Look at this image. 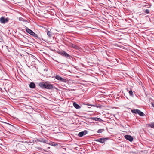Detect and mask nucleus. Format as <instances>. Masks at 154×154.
I'll list each match as a JSON object with an SVG mask.
<instances>
[{
    "mask_svg": "<svg viewBox=\"0 0 154 154\" xmlns=\"http://www.w3.org/2000/svg\"><path fill=\"white\" fill-rule=\"evenodd\" d=\"M37 141L38 142H43L44 143H46V142L47 141L43 139L42 138L37 139Z\"/></svg>",
    "mask_w": 154,
    "mask_h": 154,
    "instance_id": "4468645a",
    "label": "nucleus"
},
{
    "mask_svg": "<svg viewBox=\"0 0 154 154\" xmlns=\"http://www.w3.org/2000/svg\"><path fill=\"white\" fill-rule=\"evenodd\" d=\"M148 126L151 128H154V122L151 123H150L148 124Z\"/></svg>",
    "mask_w": 154,
    "mask_h": 154,
    "instance_id": "2eb2a0df",
    "label": "nucleus"
},
{
    "mask_svg": "<svg viewBox=\"0 0 154 154\" xmlns=\"http://www.w3.org/2000/svg\"><path fill=\"white\" fill-rule=\"evenodd\" d=\"M2 90V88L0 87V90Z\"/></svg>",
    "mask_w": 154,
    "mask_h": 154,
    "instance_id": "cd10ccee",
    "label": "nucleus"
},
{
    "mask_svg": "<svg viewBox=\"0 0 154 154\" xmlns=\"http://www.w3.org/2000/svg\"><path fill=\"white\" fill-rule=\"evenodd\" d=\"M58 53L62 56H63L68 59L71 60V59L72 58V56L69 55V54H68L64 51L62 50L58 52Z\"/></svg>",
    "mask_w": 154,
    "mask_h": 154,
    "instance_id": "7ed1b4c3",
    "label": "nucleus"
},
{
    "mask_svg": "<svg viewBox=\"0 0 154 154\" xmlns=\"http://www.w3.org/2000/svg\"><path fill=\"white\" fill-rule=\"evenodd\" d=\"M19 20L20 21H23V19L21 17H20L19 18Z\"/></svg>",
    "mask_w": 154,
    "mask_h": 154,
    "instance_id": "4be33fe9",
    "label": "nucleus"
},
{
    "mask_svg": "<svg viewBox=\"0 0 154 154\" xmlns=\"http://www.w3.org/2000/svg\"><path fill=\"white\" fill-rule=\"evenodd\" d=\"M26 27V31L28 33L30 34L31 36L35 38V39L38 38L40 41L44 40L41 37H39L38 35L35 33L32 30L29 29L28 28Z\"/></svg>",
    "mask_w": 154,
    "mask_h": 154,
    "instance_id": "f03ea898",
    "label": "nucleus"
},
{
    "mask_svg": "<svg viewBox=\"0 0 154 154\" xmlns=\"http://www.w3.org/2000/svg\"><path fill=\"white\" fill-rule=\"evenodd\" d=\"M72 47L76 49H78L79 48V47L77 46L75 44H72Z\"/></svg>",
    "mask_w": 154,
    "mask_h": 154,
    "instance_id": "6ab92c4d",
    "label": "nucleus"
},
{
    "mask_svg": "<svg viewBox=\"0 0 154 154\" xmlns=\"http://www.w3.org/2000/svg\"><path fill=\"white\" fill-rule=\"evenodd\" d=\"M88 106H94L96 107L97 108H102V107L103 106L100 104H96L95 105H92V104H89V105H88Z\"/></svg>",
    "mask_w": 154,
    "mask_h": 154,
    "instance_id": "ddd939ff",
    "label": "nucleus"
},
{
    "mask_svg": "<svg viewBox=\"0 0 154 154\" xmlns=\"http://www.w3.org/2000/svg\"><path fill=\"white\" fill-rule=\"evenodd\" d=\"M50 144L53 146H55L57 145V143L55 142H52L51 143H50Z\"/></svg>",
    "mask_w": 154,
    "mask_h": 154,
    "instance_id": "a211bd4d",
    "label": "nucleus"
},
{
    "mask_svg": "<svg viewBox=\"0 0 154 154\" xmlns=\"http://www.w3.org/2000/svg\"><path fill=\"white\" fill-rule=\"evenodd\" d=\"M90 119L94 121H96L101 122L103 121V120L100 118H98L97 117H91Z\"/></svg>",
    "mask_w": 154,
    "mask_h": 154,
    "instance_id": "9d476101",
    "label": "nucleus"
},
{
    "mask_svg": "<svg viewBox=\"0 0 154 154\" xmlns=\"http://www.w3.org/2000/svg\"><path fill=\"white\" fill-rule=\"evenodd\" d=\"M149 10L148 9H146L144 11V12L146 14H148L149 13Z\"/></svg>",
    "mask_w": 154,
    "mask_h": 154,
    "instance_id": "412c9836",
    "label": "nucleus"
},
{
    "mask_svg": "<svg viewBox=\"0 0 154 154\" xmlns=\"http://www.w3.org/2000/svg\"><path fill=\"white\" fill-rule=\"evenodd\" d=\"M44 71H48V69L46 68H45V69H44Z\"/></svg>",
    "mask_w": 154,
    "mask_h": 154,
    "instance_id": "393cba45",
    "label": "nucleus"
},
{
    "mask_svg": "<svg viewBox=\"0 0 154 154\" xmlns=\"http://www.w3.org/2000/svg\"><path fill=\"white\" fill-rule=\"evenodd\" d=\"M104 131V129H100L97 131V132L99 133H101L103 132Z\"/></svg>",
    "mask_w": 154,
    "mask_h": 154,
    "instance_id": "f3484780",
    "label": "nucleus"
},
{
    "mask_svg": "<svg viewBox=\"0 0 154 154\" xmlns=\"http://www.w3.org/2000/svg\"><path fill=\"white\" fill-rule=\"evenodd\" d=\"M47 35L49 37H51L52 36V32L50 31H48L47 32Z\"/></svg>",
    "mask_w": 154,
    "mask_h": 154,
    "instance_id": "dca6fc26",
    "label": "nucleus"
},
{
    "mask_svg": "<svg viewBox=\"0 0 154 154\" xmlns=\"http://www.w3.org/2000/svg\"><path fill=\"white\" fill-rule=\"evenodd\" d=\"M73 104L74 107L77 109H80L82 106L79 105L76 102H75L73 103Z\"/></svg>",
    "mask_w": 154,
    "mask_h": 154,
    "instance_id": "9b49d317",
    "label": "nucleus"
},
{
    "mask_svg": "<svg viewBox=\"0 0 154 154\" xmlns=\"http://www.w3.org/2000/svg\"><path fill=\"white\" fill-rule=\"evenodd\" d=\"M132 113L134 114H138L140 116H143L144 113L138 109H134L131 110Z\"/></svg>",
    "mask_w": 154,
    "mask_h": 154,
    "instance_id": "0eeeda50",
    "label": "nucleus"
},
{
    "mask_svg": "<svg viewBox=\"0 0 154 154\" xmlns=\"http://www.w3.org/2000/svg\"><path fill=\"white\" fill-rule=\"evenodd\" d=\"M9 20L8 18H5V16H2L0 18V22L1 24H5L8 22Z\"/></svg>",
    "mask_w": 154,
    "mask_h": 154,
    "instance_id": "423d86ee",
    "label": "nucleus"
},
{
    "mask_svg": "<svg viewBox=\"0 0 154 154\" xmlns=\"http://www.w3.org/2000/svg\"><path fill=\"white\" fill-rule=\"evenodd\" d=\"M54 78L60 82L66 83L67 82V79H66L62 78L57 75H56L54 76Z\"/></svg>",
    "mask_w": 154,
    "mask_h": 154,
    "instance_id": "20e7f679",
    "label": "nucleus"
},
{
    "mask_svg": "<svg viewBox=\"0 0 154 154\" xmlns=\"http://www.w3.org/2000/svg\"><path fill=\"white\" fill-rule=\"evenodd\" d=\"M125 138V136H124Z\"/></svg>",
    "mask_w": 154,
    "mask_h": 154,
    "instance_id": "c85d7f7f",
    "label": "nucleus"
},
{
    "mask_svg": "<svg viewBox=\"0 0 154 154\" xmlns=\"http://www.w3.org/2000/svg\"><path fill=\"white\" fill-rule=\"evenodd\" d=\"M38 85L41 88L44 89L52 90L53 88L57 90V88L53 85L48 81L42 82L38 83Z\"/></svg>",
    "mask_w": 154,
    "mask_h": 154,
    "instance_id": "f257e3e1",
    "label": "nucleus"
},
{
    "mask_svg": "<svg viewBox=\"0 0 154 154\" xmlns=\"http://www.w3.org/2000/svg\"><path fill=\"white\" fill-rule=\"evenodd\" d=\"M23 37L24 38L26 39V40H28V41L29 42V41L24 36V35H23Z\"/></svg>",
    "mask_w": 154,
    "mask_h": 154,
    "instance_id": "b1692460",
    "label": "nucleus"
},
{
    "mask_svg": "<svg viewBox=\"0 0 154 154\" xmlns=\"http://www.w3.org/2000/svg\"><path fill=\"white\" fill-rule=\"evenodd\" d=\"M29 85V87L31 88L35 89L36 88V85L33 82H31Z\"/></svg>",
    "mask_w": 154,
    "mask_h": 154,
    "instance_id": "f8f14e48",
    "label": "nucleus"
},
{
    "mask_svg": "<svg viewBox=\"0 0 154 154\" xmlns=\"http://www.w3.org/2000/svg\"><path fill=\"white\" fill-rule=\"evenodd\" d=\"M126 139L132 142L133 140V137L130 135H126Z\"/></svg>",
    "mask_w": 154,
    "mask_h": 154,
    "instance_id": "1a4fd4ad",
    "label": "nucleus"
},
{
    "mask_svg": "<svg viewBox=\"0 0 154 154\" xmlns=\"http://www.w3.org/2000/svg\"><path fill=\"white\" fill-rule=\"evenodd\" d=\"M126 37L127 38H129V35L128 34H126Z\"/></svg>",
    "mask_w": 154,
    "mask_h": 154,
    "instance_id": "5701e85b",
    "label": "nucleus"
},
{
    "mask_svg": "<svg viewBox=\"0 0 154 154\" xmlns=\"http://www.w3.org/2000/svg\"><path fill=\"white\" fill-rule=\"evenodd\" d=\"M88 133V131L85 130L83 131L79 132L78 134V136L79 137H82L84 135H86Z\"/></svg>",
    "mask_w": 154,
    "mask_h": 154,
    "instance_id": "6e6552de",
    "label": "nucleus"
},
{
    "mask_svg": "<svg viewBox=\"0 0 154 154\" xmlns=\"http://www.w3.org/2000/svg\"><path fill=\"white\" fill-rule=\"evenodd\" d=\"M129 93L131 96H132L133 95V93L132 90H130L129 91Z\"/></svg>",
    "mask_w": 154,
    "mask_h": 154,
    "instance_id": "aec40b11",
    "label": "nucleus"
},
{
    "mask_svg": "<svg viewBox=\"0 0 154 154\" xmlns=\"http://www.w3.org/2000/svg\"><path fill=\"white\" fill-rule=\"evenodd\" d=\"M152 106L154 108V104H153L152 103Z\"/></svg>",
    "mask_w": 154,
    "mask_h": 154,
    "instance_id": "a878e982",
    "label": "nucleus"
},
{
    "mask_svg": "<svg viewBox=\"0 0 154 154\" xmlns=\"http://www.w3.org/2000/svg\"><path fill=\"white\" fill-rule=\"evenodd\" d=\"M109 139V137H102L98 139H95L94 141L96 142H98L102 143H104L107 140Z\"/></svg>",
    "mask_w": 154,
    "mask_h": 154,
    "instance_id": "39448f33",
    "label": "nucleus"
},
{
    "mask_svg": "<svg viewBox=\"0 0 154 154\" xmlns=\"http://www.w3.org/2000/svg\"><path fill=\"white\" fill-rule=\"evenodd\" d=\"M7 123V124H8V125H11V126H12V127H13V125H11L10 124H9V123Z\"/></svg>",
    "mask_w": 154,
    "mask_h": 154,
    "instance_id": "bb28decb",
    "label": "nucleus"
}]
</instances>
